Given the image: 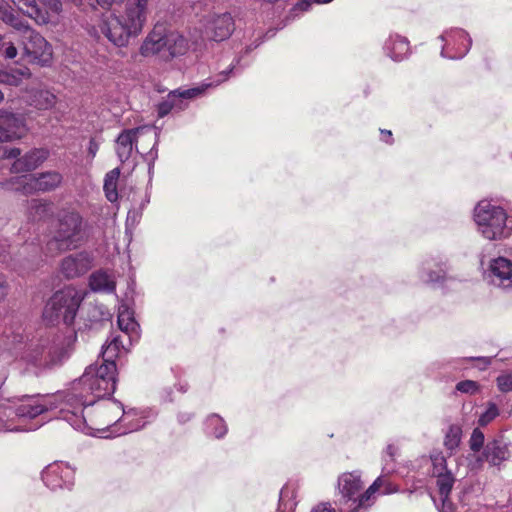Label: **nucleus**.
<instances>
[{
	"mask_svg": "<svg viewBox=\"0 0 512 512\" xmlns=\"http://www.w3.org/2000/svg\"><path fill=\"white\" fill-rule=\"evenodd\" d=\"M21 150L19 148H4L2 156L8 159H18L20 158Z\"/></svg>",
	"mask_w": 512,
	"mask_h": 512,
	"instance_id": "obj_55",
	"label": "nucleus"
},
{
	"mask_svg": "<svg viewBox=\"0 0 512 512\" xmlns=\"http://www.w3.org/2000/svg\"><path fill=\"white\" fill-rule=\"evenodd\" d=\"M383 51L391 60L401 62L410 54L409 41L399 34H390L383 44Z\"/></svg>",
	"mask_w": 512,
	"mask_h": 512,
	"instance_id": "obj_27",
	"label": "nucleus"
},
{
	"mask_svg": "<svg viewBox=\"0 0 512 512\" xmlns=\"http://www.w3.org/2000/svg\"><path fill=\"white\" fill-rule=\"evenodd\" d=\"M49 157V150L46 148H34L22 157L14 161L11 166L13 173L30 172L38 168Z\"/></svg>",
	"mask_w": 512,
	"mask_h": 512,
	"instance_id": "obj_25",
	"label": "nucleus"
},
{
	"mask_svg": "<svg viewBox=\"0 0 512 512\" xmlns=\"http://www.w3.org/2000/svg\"><path fill=\"white\" fill-rule=\"evenodd\" d=\"M24 53L33 61L45 64L52 57V47L46 39L33 28L26 29L20 37Z\"/></svg>",
	"mask_w": 512,
	"mask_h": 512,
	"instance_id": "obj_17",
	"label": "nucleus"
},
{
	"mask_svg": "<svg viewBox=\"0 0 512 512\" xmlns=\"http://www.w3.org/2000/svg\"><path fill=\"white\" fill-rule=\"evenodd\" d=\"M311 512H336L329 502H322L312 508Z\"/></svg>",
	"mask_w": 512,
	"mask_h": 512,
	"instance_id": "obj_56",
	"label": "nucleus"
},
{
	"mask_svg": "<svg viewBox=\"0 0 512 512\" xmlns=\"http://www.w3.org/2000/svg\"><path fill=\"white\" fill-rule=\"evenodd\" d=\"M89 286L94 292L113 293L116 283L110 274L99 270L90 275Z\"/></svg>",
	"mask_w": 512,
	"mask_h": 512,
	"instance_id": "obj_31",
	"label": "nucleus"
},
{
	"mask_svg": "<svg viewBox=\"0 0 512 512\" xmlns=\"http://www.w3.org/2000/svg\"><path fill=\"white\" fill-rule=\"evenodd\" d=\"M450 263L446 256L436 255L424 259L418 269L419 279L434 287H443L452 277L449 275Z\"/></svg>",
	"mask_w": 512,
	"mask_h": 512,
	"instance_id": "obj_14",
	"label": "nucleus"
},
{
	"mask_svg": "<svg viewBox=\"0 0 512 512\" xmlns=\"http://www.w3.org/2000/svg\"><path fill=\"white\" fill-rule=\"evenodd\" d=\"M149 201H150L149 196H148V195H145V199L142 201V203H141V205H140L139 209H138V210L133 209V210H130V211L128 212L127 220H128V221H130V220H131L132 222H136V221H138V220H139V218H140V217H141V215H142V210H143V209H144V207L149 203Z\"/></svg>",
	"mask_w": 512,
	"mask_h": 512,
	"instance_id": "obj_51",
	"label": "nucleus"
},
{
	"mask_svg": "<svg viewBox=\"0 0 512 512\" xmlns=\"http://www.w3.org/2000/svg\"><path fill=\"white\" fill-rule=\"evenodd\" d=\"M484 434L479 428H475L472 431L469 439V447L473 452H479L484 446Z\"/></svg>",
	"mask_w": 512,
	"mask_h": 512,
	"instance_id": "obj_45",
	"label": "nucleus"
},
{
	"mask_svg": "<svg viewBox=\"0 0 512 512\" xmlns=\"http://www.w3.org/2000/svg\"><path fill=\"white\" fill-rule=\"evenodd\" d=\"M333 0H300L293 7V12L297 14L298 11L305 12L308 11L312 4H328Z\"/></svg>",
	"mask_w": 512,
	"mask_h": 512,
	"instance_id": "obj_48",
	"label": "nucleus"
},
{
	"mask_svg": "<svg viewBox=\"0 0 512 512\" xmlns=\"http://www.w3.org/2000/svg\"><path fill=\"white\" fill-rule=\"evenodd\" d=\"M118 326L122 332H124L130 342L137 341L139 339V325L133 317V313L127 308H120L118 313Z\"/></svg>",
	"mask_w": 512,
	"mask_h": 512,
	"instance_id": "obj_30",
	"label": "nucleus"
},
{
	"mask_svg": "<svg viewBox=\"0 0 512 512\" xmlns=\"http://www.w3.org/2000/svg\"><path fill=\"white\" fill-rule=\"evenodd\" d=\"M189 48L187 39L177 31L165 30V55L164 60L184 55Z\"/></svg>",
	"mask_w": 512,
	"mask_h": 512,
	"instance_id": "obj_28",
	"label": "nucleus"
},
{
	"mask_svg": "<svg viewBox=\"0 0 512 512\" xmlns=\"http://www.w3.org/2000/svg\"><path fill=\"white\" fill-rule=\"evenodd\" d=\"M473 363L472 367L477 368L479 370L487 369L491 363V357L478 356V357H461L454 358L447 362V364L452 365L454 368H468L467 363Z\"/></svg>",
	"mask_w": 512,
	"mask_h": 512,
	"instance_id": "obj_33",
	"label": "nucleus"
},
{
	"mask_svg": "<svg viewBox=\"0 0 512 512\" xmlns=\"http://www.w3.org/2000/svg\"><path fill=\"white\" fill-rule=\"evenodd\" d=\"M60 401L56 405L53 397L46 395H23L12 402L11 405H0V431L3 432H24L35 430L38 426H27L26 420L34 419L46 411L61 408V398L55 396ZM60 419H62L59 416Z\"/></svg>",
	"mask_w": 512,
	"mask_h": 512,
	"instance_id": "obj_3",
	"label": "nucleus"
},
{
	"mask_svg": "<svg viewBox=\"0 0 512 512\" xmlns=\"http://www.w3.org/2000/svg\"><path fill=\"white\" fill-rule=\"evenodd\" d=\"M235 30V21L229 12L211 14L207 16L203 24L205 38L221 42L227 40Z\"/></svg>",
	"mask_w": 512,
	"mask_h": 512,
	"instance_id": "obj_16",
	"label": "nucleus"
},
{
	"mask_svg": "<svg viewBox=\"0 0 512 512\" xmlns=\"http://www.w3.org/2000/svg\"><path fill=\"white\" fill-rule=\"evenodd\" d=\"M159 134L160 131L152 126H140L122 130L115 140V151L119 161L121 163L127 162L132 158L134 153L144 154L138 149L137 145L141 138L152 141L154 147H157Z\"/></svg>",
	"mask_w": 512,
	"mask_h": 512,
	"instance_id": "obj_13",
	"label": "nucleus"
},
{
	"mask_svg": "<svg viewBox=\"0 0 512 512\" xmlns=\"http://www.w3.org/2000/svg\"><path fill=\"white\" fill-rule=\"evenodd\" d=\"M380 133H381V140L383 142H385L387 144L393 143L392 132L390 130L382 129V130H380Z\"/></svg>",
	"mask_w": 512,
	"mask_h": 512,
	"instance_id": "obj_58",
	"label": "nucleus"
},
{
	"mask_svg": "<svg viewBox=\"0 0 512 512\" xmlns=\"http://www.w3.org/2000/svg\"><path fill=\"white\" fill-rule=\"evenodd\" d=\"M462 437V429L459 425H450L444 438V446L453 453L459 446Z\"/></svg>",
	"mask_w": 512,
	"mask_h": 512,
	"instance_id": "obj_38",
	"label": "nucleus"
},
{
	"mask_svg": "<svg viewBox=\"0 0 512 512\" xmlns=\"http://www.w3.org/2000/svg\"><path fill=\"white\" fill-rule=\"evenodd\" d=\"M93 262V254L82 250L64 257L60 262V272L65 278L74 279L86 274L93 267Z\"/></svg>",
	"mask_w": 512,
	"mask_h": 512,
	"instance_id": "obj_21",
	"label": "nucleus"
},
{
	"mask_svg": "<svg viewBox=\"0 0 512 512\" xmlns=\"http://www.w3.org/2000/svg\"><path fill=\"white\" fill-rule=\"evenodd\" d=\"M148 0H130L120 15L103 14L88 29L91 36L107 39L117 47H124L130 38L138 36L147 20Z\"/></svg>",
	"mask_w": 512,
	"mask_h": 512,
	"instance_id": "obj_2",
	"label": "nucleus"
},
{
	"mask_svg": "<svg viewBox=\"0 0 512 512\" xmlns=\"http://www.w3.org/2000/svg\"><path fill=\"white\" fill-rule=\"evenodd\" d=\"M127 411H133L134 413L130 416V418L122 421V423L119 425V429H115L117 436L138 431L144 428L155 418V413L149 409L139 410L136 408H131Z\"/></svg>",
	"mask_w": 512,
	"mask_h": 512,
	"instance_id": "obj_26",
	"label": "nucleus"
},
{
	"mask_svg": "<svg viewBox=\"0 0 512 512\" xmlns=\"http://www.w3.org/2000/svg\"><path fill=\"white\" fill-rule=\"evenodd\" d=\"M203 432L208 438L220 440L227 435L228 425L219 414L211 413L203 421Z\"/></svg>",
	"mask_w": 512,
	"mask_h": 512,
	"instance_id": "obj_29",
	"label": "nucleus"
},
{
	"mask_svg": "<svg viewBox=\"0 0 512 512\" xmlns=\"http://www.w3.org/2000/svg\"><path fill=\"white\" fill-rule=\"evenodd\" d=\"M485 280L495 287L508 289L512 287V261L506 257L489 260L484 270Z\"/></svg>",
	"mask_w": 512,
	"mask_h": 512,
	"instance_id": "obj_20",
	"label": "nucleus"
},
{
	"mask_svg": "<svg viewBox=\"0 0 512 512\" xmlns=\"http://www.w3.org/2000/svg\"><path fill=\"white\" fill-rule=\"evenodd\" d=\"M194 417L195 414L191 411H179L177 413V421L180 425L190 422Z\"/></svg>",
	"mask_w": 512,
	"mask_h": 512,
	"instance_id": "obj_54",
	"label": "nucleus"
},
{
	"mask_svg": "<svg viewBox=\"0 0 512 512\" xmlns=\"http://www.w3.org/2000/svg\"><path fill=\"white\" fill-rule=\"evenodd\" d=\"M512 457V443L503 437L489 441L478 461H487L491 466H500Z\"/></svg>",
	"mask_w": 512,
	"mask_h": 512,
	"instance_id": "obj_23",
	"label": "nucleus"
},
{
	"mask_svg": "<svg viewBox=\"0 0 512 512\" xmlns=\"http://www.w3.org/2000/svg\"><path fill=\"white\" fill-rule=\"evenodd\" d=\"M398 453V447L394 444H388L386 448L383 451V461L384 466L382 468V473L390 474L394 469L393 467H390V462H393L395 460V457Z\"/></svg>",
	"mask_w": 512,
	"mask_h": 512,
	"instance_id": "obj_40",
	"label": "nucleus"
},
{
	"mask_svg": "<svg viewBox=\"0 0 512 512\" xmlns=\"http://www.w3.org/2000/svg\"><path fill=\"white\" fill-rule=\"evenodd\" d=\"M74 478V469L64 462L49 464L42 472V480L51 490H70L74 485Z\"/></svg>",
	"mask_w": 512,
	"mask_h": 512,
	"instance_id": "obj_18",
	"label": "nucleus"
},
{
	"mask_svg": "<svg viewBox=\"0 0 512 512\" xmlns=\"http://www.w3.org/2000/svg\"><path fill=\"white\" fill-rule=\"evenodd\" d=\"M387 473H383L381 476H379L377 479H382V483L379 486V489H382V494L389 495L398 492V486L390 482L387 478Z\"/></svg>",
	"mask_w": 512,
	"mask_h": 512,
	"instance_id": "obj_49",
	"label": "nucleus"
},
{
	"mask_svg": "<svg viewBox=\"0 0 512 512\" xmlns=\"http://www.w3.org/2000/svg\"><path fill=\"white\" fill-rule=\"evenodd\" d=\"M63 177L57 171H47L38 175L13 176L1 183L3 189L21 192L24 195L55 190Z\"/></svg>",
	"mask_w": 512,
	"mask_h": 512,
	"instance_id": "obj_12",
	"label": "nucleus"
},
{
	"mask_svg": "<svg viewBox=\"0 0 512 512\" xmlns=\"http://www.w3.org/2000/svg\"><path fill=\"white\" fill-rule=\"evenodd\" d=\"M18 9L37 24H47L51 14L56 15L61 11L60 0H43L44 8H41L36 0H11Z\"/></svg>",
	"mask_w": 512,
	"mask_h": 512,
	"instance_id": "obj_19",
	"label": "nucleus"
},
{
	"mask_svg": "<svg viewBox=\"0 0 512 512\" xmlns=\"http://www.w3.org/2000/svg\"><path fill=\"white\" fill-rule=\"evenodd\" d=\"M101 141L96 138H91L88 145V156L93 160L99 150Z\"/></svg>",
	"mask_w": 512,
	"mask_h": 512,
	"instance_id": "obj_53",
	"label": "nucleus"
},
{
	"mask_svg": "<svg viewBox=\"0 0 512 512\" xmlns=\"http://www.w3.org/2000/svg\"><path fill=\"white\" fill-rule=\"evenodd\" d=\"M93 409V415L87 421L85 429H77L87 435L100 438L116 437L115 429H119V425L125 419L133 415V411H126L123 404L115 399H109L104 402H96Z\"/></svg>",
	"mask_w": 512,
	"mask_h": 512,
	"instance_id": "obj_8",
	"label": "nucleus"
},
{
	"mask_svg": "<svg viewBox=\"0 0 512 512\" xmlns=\"http://www.w3.org/2000/svg\"><path fill=\"white\" fill-rule=\"evenodd\" d=\"M14 10L6 3H0V20L7 24L8 19L13 14Z\"/></svg>",
	"mask_w": 512,
	"mask_h": 512,
	"instance_id": "obj_52",
	"label": "nucleus"
},
{
	"mask_svg": "<svg viewBox=\"0 0 512 512\" xmlns=\"http://www.w3.org/2000/svg\"><path fill=\"white\" fill-rule=\"evenodd\" d=\"M382 479H376L366 490L361 472L356 470L342 473L337 481L335 504L339 512H364L374 503L376 491Z\"/></svg>",
	"mask_w": 512,
	"mask_h": 512,
	"instance_id": "obj_4",
	"label": "nucleus"
},
{
	"mask_svg": "<svg viewBox=\"0 0 512 512\" xmlns=\"http://www.w3.org/2000/svg\"><path fill=\"white\" fill-rule=\"evenodd\" d=\"M29 76L30 72L26 67L2 71L0 83L9 86H18L24 78H28Z\"/></svg>",
	"mask_w": 512,
	"mask_h": 512,
	"instance_id": "obj_36",
	"label": "nucleus"
},
{
	"mask_svg": "<svg viewBox=\"0 0 512 512\" xmlns=\"http://www.w3.org/2000/svg\"><path fill=\"white\" fill-rule=\"evenodd\" d=\"M497 387L501 392L512 391V375L509 373L501 374L496 379Z\"/></svg>",
	"mask_w": 512,
	"mask_h": 512,
	"instance_id": "obj_47",
	"label": "nucleus"
},
{
	"mask_svg": "<svg viewBox=\"0 0 512 512\" xmlns=\"http://www.w3.org/2000/svg\"><path fill=\"white\" fill-rule=\"evenodd\" d=\"M109 342H110V343H115V346H116L117 348H119V349H120V351H121L122 349H124L123 341H122V339H121V337H120V336H114V337H112V339H111Z\"/></svg>",
	"mask_w": 512,
	"mask_h": 512,
	"instance_id": "obj_60",
	"label": "nucleus"
},
{
	"mask_svg": "<svg viewBox=\"0 0 512 512\" xmlns=\"http://www.w3.org/2000/svg\"><path fill=\"white\" fill-rule=\"evenodd\" d=\"M87 238L86 223L75 211H65L59 215L57 227L46 249L51 255L72 250L82 245Z\"/></svg>",
	"mask_w": 512,
	"mask_h": 512,
	"instance_id": "obj_9",
	"label": "nucleus"
},
{
	"mask_svg": "<svg viewBox=\"0 0 512 512\" xmlns=\"http://www.w3.org/2000/svg\"><path fill=\"white\" fill-rule=\"evenodd\" d=\"M86 315L87 320L91 324L109 321L111 318V313L109 312V310L104 305L101 304H90L87 307Z\"/></svg>",
	"mask_w": 512,
	"mask_h": 512,
	"instance_id": "obj_37",
	"label": "nucleus"
},
{
	"mask_svg": "<svg viewBox=\"0 0 512 512\" xmlns=\"http://www.w3.org/2000/svg\"><path fill=\"white\" fill-rule=\"evenodd\" d=\"M178 390L182 393H185L187 391V385H179Z\"/></svg>",
	"mask_w": 512,
	"mask_h": 512,
	"instance_id": "obj_63",
	"label": "nucleus"
},
{
	"mask_svg": "<svg viewBox=\"0 0 512 512\" xmlns=\"http://www.w3.org/2000/svg\"><path fill=\"white\" fill-rule=\"evenodd\" d=\"M56 103V96L48 90L38 89L31 92L29 104L39 110L52 108Z\"/></svg>",
	"mask_w": 512,
	"mask_h": 512,
	"instance_id": "obj_32",
	"label": "nucleus"
},
{
	"mask_svg": "<svg viewBox=\"0 0 512 512\" xmlns=\"http://www.w3.org/2000/svg\"><path fill=\"white\" fill-rule=\"evenodd\" d=\"M9 291V285L6 278L0 274V302L5 299Z\"/></svg>",
	"mask_w": 512,
	"mask_h": 512,
	"instance_id": "obj_57",
	"label": "nucleus"
},
{
	"mask_svg": "<svg viewBox=\"0 0 512 512\" xmlns=\"http://www.w3.org/2000/svg\"><path fill=\"white\" fill-rule=\"evenodd\" d=\"M123 0H77L76 5L82 6L83 8L90 7L94 9L96 5L103 9H109L113 4L121 3Z\"/></svg>",
	"mask_w": 512,
	"mask_h": 512,
	"instance_id": "obj_44",
	"label": "nucleus"
},
{
	"mask_svg": "<svg viewBox=\"0 0 512 512\" xmlns=\"http://www.w3.org/2000/svg\"><path fill=\"white\" fill-rule=\"evenodd\" d=\"M4 100V94L3 92L0 90V103H2Z\"/></svg>",
	"mask_w": 512,
	"mask_h": 512,
	"instance_id": "obj_64",
	"label": "nucleus"
},
{
	"mask_svg": "<svg viewBox=\"0 0 512 512\" xmlns=\"http://www.w3.org/2000/svg\"><path fill=\"white\" fill-rule=\"evenodd\" d=\"M285 491L281 490L277 512H286Z\"/></svg>",
	"mask_w": 512,
	"mask_h": 512,
	"instance_id": "obj_59",
	"label": "nucleus"
},
{
	"mask_svg": "<svg viewBox=\"0 0 512 512\" xmlns=\"http://www.w3.org/2000/svg\"><path fill=\"white\" fill-rule=\"evenodd\" d=\"M165 392H166V394L163 396V400L166 401V402H172L173 401V399L171 397L172 391L171 390H167Z\"/></svg>",
	"mask_w": 512,
	"mask_h": 512,
	"instance_id": "obj_62",
	"label": "nucleus"
},
{
	"mask_svg": "<svg viewBox=\"0 0 512 512\" xmlns=\"http://www.w3.org/2000/svg\"><path fill=\"white\" fill-rule=\"evenodd\" d=\"M262 42H263V39L259 36L257 42H255V43H253V44H251V45L246 47L245 54H248L253 49L257 48Z\"/></svg>",
	"mask_w": 512,
	"mask_h": 512,
	"instance_id": "obj_61",
	"label": "nucleus"
},
{
	"mask_svg": "<svg viewBox=\"0 0 512 512\" xmlns=\"http://www.w3.org/2000/svg\"><path fill=\"white\" fill-rule=\"evenodd\" d=\"M72 344V336L46 333L31 341L24 358L34 366L52 368L69 358Z\"/></svg>",
	"mask_w": 512,
	"mask_h": 512,
	"instance_id": "obj_6",
	"label": "nucleus"
},
{
	"mask_svg": "<svg viewBox=\"0 0 512 512\" xmlns=\"http://www.w3.org/2000/svg\"><path fill=\"white\" fill-rule=\"evenodd\" d=\"M25 119L20 114L3 112L0 115V142L23 138L27 133Z\"/></svg>",
	"mask_w": 512,
	"mask_h": 512,
	"instance_id": "obj_22",
	"label": "nucleus"
},
{
	"mask_svg": "<svg viewBox=\"0 0 512 512\" xmlns=\"http://www.w3.org/2000/svg\"><path fill=\"white\" fill-rule=\"evenodd\" d=\"M7 25L11 26L13 29H15L16 31L19 32V35L20 37L22 36V34H24L26 32V29H29L30 26L29 24L27 23V21H25L24 19H22L18 14H16L15 12H13V14L10 16V18L8 19V22H7Z\"/></svg>",
	"mask_w": 512,
	"mask_h": 512,
	"instance_id": "obj_46",
	"label": "nucleus"
},
{
	"mask_svg": "<svg viewBox=\"0 0 512 512\" xmlns=\"http://www.w3.org/2000/svg\"><path fill=\"white\" fill-rule=\"evenodd\" d=\"M116 374V364H100L96 361L88 366L67 391L57 394L62 400L60 417L74 429H85L87 419L83 415L84 408L114 394Z\"/></svg>",
	"mask_w": 512,
	"mask_h": 512,
	"instance_id": "obj_1",
	"label": "nucleus"
},
{
	"mask_svg": "<svg viewBox=\"0 0 512 512\" xmlns=\"http://www.w3.org/2000/svg\"><path fill=\"white\" fill-rule=\"evenodd\" d=\"M139 53L145 58L165 55V27L155 25L143 40Z\"/></svg>",
	"mask_w": 512,
	"mask_h": 512,
	"instance_id": "obj_24",
	"label": "nucleus"
},
{
	"mask_svg": "<svg viewBox=\"0 0 512 512\" xmlns=\"http://www.w3.org/2000/svg\"><path fill=\"white\" fill-rule=\"evenodd\" d=\"M498 415H499V409H498L497 405L493 402H489L487 404V408H486L485 412H483L480 415V417L478 419V423L480 426H486L490 422H492Z\"/></svg>",
	"mask_w": 512,
	"mask_h": 512,
	"instance_id": "obj_42",
	"label": "nucleus"
},
{
	"mask_svg": "<svg viewBox=\"0 0 512 512\" xmlns=\"http://www.w3.org/2000/svg\"><path fill=\"white\" fill-rule=\"evenodd\" d=\"M473 221L486 240H503L512 234V214L496 201L480 200L473 209Z\"/></svg>",
	"mask_w": 512,
	"mask_h": 512,
	"instance_id": "obj_5",
	"label": "nucleus"
},
{
	"mask_svg": "<svg viewBox=\"0 0 512 512\" xmlns=\"http://www.w3.org/2000/svg\"><path fill=\"white\" fill-rule=\"evenodd\" d=\"M439 38L444 43L441 56L451 60L462 59L468 53L472 44L469 34L460 28L447 30Z\"/></svg>",
	"mask_w": 512,
	"mask_h": 512,
	"instance_id": "obj_15",
	"label": "nucleus"
},
{
	"mask_svg": "<svg viewBox=\"0 0 512 512\" xmlns=\"http://www.w3.org/2000/svg\"><path fill=\"white\" fill-rule=\"evenodd\" d=\"M145 161L148 162V172L151 175L153 173L154 163L158 157L157 147L152 146V148L145 154H143Z\"/></svg>",
	"mask_w": 512,
	"mask_h": 512,
	"instance_id": "obj_50",
	"label": "nucleus"
},
{
	"mask_svg": "<svg viewBox=\"0 0 512 512\" xmlns=\"http://www.w3.org/2000/svg\"><path fill=\"white\" fill-rule=\"evenodd\" d=\"M27 211L33 220H41L52 213V203L42 199H32L28 202Z\"/></svg>",
	"mask_w": 512,
	"mask_h": 512,
	"instance_id": "obj_34",
	"label": "nucleus"
},
{
	"mask_svg": "<svg viewBox=\"0 0 512 512\" xmlns=\"http://www.w3.org/2000/svg\"><path fill=\"white\" fill-rule=\"evenodd\" d=\"M240 59L233 61L229 67L217 75L205 79L195 87L182 89L178 88L171 91L157 107L159 117H165L170 113H179L188 107V101L201 97L206 94L208 89L219 86L221 83L229 79L231 75H236L240 69L237 65Z\"/></svg>",
	"mask_w": 512,
	"mask_h": 512,
	"instance_id": "obj_7",
	"label": "nucleus"
},
{
	"mask_svg": "<svg viewBox=\"0 0 512 512\" xmlns=\"http://www.w3.org/2000/svg\"><path fill=\"white\" fill-rule=\"evenodd\" d=\"M431 475L436 478L438 496L433 497L440 512H454L450 493L455 483V476L448 468L447 459L442 451L434 450L430 454Z\"/></svg>",
	"mask_w": 512,
	"mask_h": 512,
	"instance_id": "obj_11",
	"label": "nucleus"
},
{
	"mask_svg": "<svg viewBox=\"0 0 512 512\" xmlns=\"http://www.w3.org/2000/svg\"><path fill=\"white\" fill-rule=\"evenodd\" d=\"M455 389L463 394L475 395L481 391V386L474 380H463L456 384Z\"/></svg>",
	"mask_w": 512,
	"mask_h": 512,
	"instance_id": "obj_41",
	"label": "nucleus"
},
{
	"mask_svg": "<svg viewBox=\"0 0 512 512\" xmlns=\"http://www.w3.org/2000/svg\"><path fill=\"white\" fill-rule=\"evenodd\" d=\"M82 299L81 294L70 286L56 291L44 307V321L50 325L60 322L68 326L73 324Z\"/></svg>",
	"mask_w": 512,
	"mask_h": 512,
	"instance_id": "obj_10",
	"label": "nucleus"
},
{
	"mask_svg": "<svg viewBox=\"0 0 512 512\" xmlns=\"http://www.w3.org/2000/svg\"><path fill=\"white\" fill-rule=\"evenodd\" d=\"M119 176V168H114L105 175L103 188L105 196L110 202H115L118 199L117 181L119 179Z\"/></svg>",
	"mask_w": 512,
	"mask_h": 512,
	"instance_id": "obj_35",
	"label": "nucleus"
},
{
	"mask_svg": "<svg viewBox=\"0 0 512 512\" xmlns=\"http://www.w3.org/2000/svg\"><path fill=\"white\" fill-rule=\"evenodd\" d=\"M121 353L120 349L115 346V343L108 342L103 345L101 352L100 364H115V359Z\"/></svg>",
	"mask_w": 512,
	"mask_h": 512,
	"instance_id": "obj_39",
	"label": "nucleus"
},
{
	"mask_svg": "<svg viewBox=\"0 0 512 512\" xmlns=\"http://www.w3.org/2000/svg\"><path fill=\"white\" fill-rule=\"evenodd\" d=\"M18 54V50L15 47L14 43L11 41H6L3 35H0V56L11 60L14 59Z\"/></svg>",
	"mask_w": 512,
	"mask_h": 512,
	"instance_id": "obj_43",
	"label": "nucleus"
}]
</instances>
